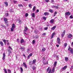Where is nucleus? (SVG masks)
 <instances>
[{
  "instance_id": "13",
  "label": "nucleus",
  "mask_w": 73,
  "mask_h": 73,
  "mask_svg": "<svg viewBox=\"0 0 73 73\" xmlns=\"http://www.w3.org/2000/svg\"><path fill=\"white\" fill-rule=\"evenodd\" d=\"M20 42L21 44H23V43L24 42V40L23 39H22L20 40Z\"/></svg>"
},
{
  "instance_id": "49",
  "label": "nucleus",
  "mask_w": 73,
  "mask_h": 73,
  "mask_svg": "<svg viewBox=\"0 0 73 73\" xmlns=\"http://www.w3.org/2000/svg\"><path fill=\"white\" fill-rule=\"evenodd\" d=\"M55 8H56V9H58V7L55 6Z\"/></svg>"
},
{
  "instance_id": "19",
  "label": "nucleus",
  "mask_w": 73,
  "mask_h": 73,
  "mask_svg": "<svg viewBox=\"0 0 73 73\" xmlns=\"http://www.w3.org/2000/svg\"><path fill=\"white\" fill-rule=\"evenodd\" d=\"M55 68H56V67H53L52 69V72H54V71H55Z\"/></svg>"
},
{
  "instance_id": "52",
  "label": "nucleus",
  "mask_w": 73,
  "mask_h": 73,
  "mask_svg": "<svg viewBox=\"0 0 73 73\" xmlns=\"http://www.w3.org/2000/svg\"><path fill=\"white\" fill-rule=\"evenodd\" d=\"M51 69H50L49 71L48 72V73H50V72H51Z\"/></svg>"
},
{
  "instance_id": "3",
  "label": "nucleus",
  "mask_w": 73,
  "mask_h": 73,
  "mask_svg": "<svg viewBox=\"0 0 73 73\" xmlns=\"http://www.w3.org/2000/svg\"><path fill=\"white\" fill-rule=\"evenodd\" d=\"M66 32V31L64 30L63 32L61 33L62 37H63L64 36V35H65V33Z\"/></svg>"
},
{
  "instance_id": "20",
  "label": "nucleus",
  "mask_w": 73,
  "mask_h": 73,
  "mask_svg": "<svg viewBox=\"0 0 73 73\" xmlns=\"http://www.w3.org/2000/svg\"><path fill=\"white\" fill-rule=\"evenodd\" d=\"M49 15V13L47 12H46L44 13V16H46V15Z\"/></svg>"
},
{
  "instance_id": "54",
  "label": "nucleus",
  "mask_w": 73,
  "mask_h": 73,
  "mask_svg": "<svg viewBox=\"0 0 73 73\" xmlns=\"http://www.w3.org/2000/svg\"><path fill=\"white\" fill-rule=\"evenodd\" d=\"M38 36L37 35H36V36H35L36 38H38Z\"/></svg>"
},
{
  "instance_id": "46",
  "label": "nucleus",
  "mask_w": 73,
  "mask_h": 73,
  "mask_svg": "<svg viewBox=\"0 0 73 73\" xmlns=\"http://www.w3.org/2000/svg\"><path fill=\"white\" fill-rule=\"evenodd\" d=\"M9 49H10V50H12V48L11 47V46H9Z\"/></svg>"
},
{
  "instance_id": "63",
  "label": "nucleus",
  "mask_w": 73,
  "mask_h": 73,
  "mask_svg": "<svg viewBox=\"0 0 73 73\" xmlns=\"http://www.w3.org/2000/svg\"><path fill=\"white\" fill-rule=\"evenodd\" d=\"M2 27L3 28V27H4V28H6V27H5V26H4V25H2Z\"/></svg>"
},
{
  "instance_id": "55",
  "label": "nucleus",
  "mask_w": 73,
  "mask_h": 73,
  "mask_svg": "<svg viewBox=\"0 0 73 73\" xmlns=\"http://www.w3.org/2000/svg\"><path fill=\"white\" fill-rule=\"evenodd\" d=\"M33 44H35V40H33Z\"/></svg>"
},
{
  "instance_id": "21",
  "label": "nucleus",
  "mask_w": 73,
  "mask_h": 73,
  "mask_svg": "<svg viewBox=\"0 0 73 73\" xmlns=\"http://www.w3.org/2000/svg\"><path fill=\"white\" fill-rule=\"evenodd\" d=\"M0 44L2 46H4V44H3V42L1 41L0 42Z\"/></svg>"
},
{
  "instance_id": "43",
  "label": "nucleus",
  "mask_w": 73,
  "mask_h": 73,
  "mask_svg": "<svg viewBox=\"0 0 73 73\" xmlns=\"http://www.w3.org/2000/svg\"><path fill=\"white\" fill-rule=\"evenodd\" d=\"M3 41L4 43H6V40L5 39L3 40Z\"/></svg>"
},
{
  "instance_id": "35",
  "label": "nucleus",
  "mask_w": 73,
  "mask_h": 73,
  "mask_svg": "<svg viewBox=\"0 0 73 73\" xmlns=\"http://www.w3.org/2000/svg\"><path fill=\"white\" fill-rule=\"evenodd\" d=\"M36 9V6H34L33 8V10L34 11V12L35 11V9Z\"/></svg>"
},
{
  "instance_id": "17",
  "label": "nucleus",
  "mask_w": 73,
  "mask_h": 73,
  "mask_svg": "<svg viewBox=\"0 0 73 73\" xmlns=\"http://www.w3.org/2000/svg\"><path fill=\"white\" fill-rule=\"evenodd\" d=\"M31 15L33 17H35V13H32Z\"/></svg>"
},
{
  "instance_id": "25",
  "label": "nucleus",
  "mask_w": 73,
  "mask_h": 73,
  "mask_svg": "<svg viewBox=\"0 0 73 73\" xmlns=\"http://www.w3.org/2000/svg\"><path fill=\"white\" fill-rule=\"evenodd\" d=\"M8 52H9V54H8V56H10V53H12V51L10 50V49H9V50Z\"/></svg>"
},
{
  "instance_id": "44",
  "label": "nucleus",
  "mask_w": 73,
  "mask_h": 73,
  "mask_svg": "<svg viewBox=\"0 0 73 73\" xmlns=\"http://www.w3.org/2000/svg\"><path fill=\"white\" fill-rule=\"evenodd\" d=\"M67 45H68V44H67V43H66L64 44V46L65 47H66V46H67Z\"/></svg>"
},
{
  "instance_id": "15",
  "label": "nucleus",
  "mask_w": 73,
  "mask_h": 73,
  "mask_svg": "<svg viewBox=\"0 0 73 73\" xmlns=\"http://www.w3.org/2000/svg\"><path fill=\"white\" fill-rule=\"evenodd\" d=\"M54 35H55V33L54 32L52 34V36H51V38H53V37H54Z\"/></svg>"
},
{
  "instance_id": "6",
  "label": "nucleus",
  "mask_w": 73,
  "mask_h": 73,
  "mask_svg": "<svg viewBox=\"0 0 73 73\" xmlns=\"http://www.w3.org/2000/svg\"><path fill=\"white\" fill-rule=\"evenodd\" d=\"M65 15L69 16V15H70V13L69 12H67L65 13Z\"/></svg>"
},
{
  "instance_id": "62",
  "label": "nucleus",
  "mask_w": 73,
  "mask_h": 73,
  "mask_svg": "<svg viewBox=\"0 0 73 73\" xmlns=\"http://www.w3.org/2000/svg\"><path fill=\"white\" fill-rule=\"evenodd\" d=\"M52 8H55V6H54V5H52Z\"/></svg>"
},
{
  "instance_id": "37",
  "label": "nucleus",
  "mask_w": 73,
  "mask_h": 73,
  "mask_svg": "<svg viewBox=\"0 0 73 73\" xmlns=\"http://www.w3.org/2000/svg\"><path fill=\"white\" fill-rule=\"evenodd\" d=\"M44 65H46V64H48V62L47 61L46 63H45V62H44Z\"/></svg>"
},
{
  "instance_id": "11",
  "label": "nucleus",
  "mask_w": 73,
  "mask_h": 73,
  "mask_svg": "<svg viewBox=\"0 0 73 73\" xmlns=\"http://www.w3.org/2000/svg\"><path fill=\"white\" fill-rule=\"evenodd\" d=\"M36 60H34L33 61L32 64L33 65V64H36Z\"/></svg>"
},
{
  "instance_id": "38",
  "label": "nucleus",
  "mask_w": 73,
  "mask_h": 73,
  "mask_svg": "<svg viewBox=\"0 0 73 73\" xmlns=\"http://www.w3.org/2000/svg\"><path fill=\"white\" fill-rule=\"evenodd\" d=\"M18 5L19 7H23V5H22V4H19Z\"/></svg>"
},
{
  "instance_id": "31",
  "label": "nucleus",
  "mask_w": 73,
  "mask_h": 73,
  "mask_svg": "<svg viewBox=\"0 0 73 73\" xmlns=\"http://www.w3.org/2000/svg\"><path fill=\"white\" fill-rule=\"evenodd\" d=\"M4 3L5 5H6V6H8V3L6 2H5Z\"/></svg>"
},
{
  "instance_id": "8",
  "label": "nucleus",
  "mask_w": 73,
  "mask_h": 73,
  "mask_svg": "<svg viewBox=\"0 0 73 73\" xmlns=\"http://www.w3.org/2000/svg\"><path fill=\"white\" fill-rule=\"evenodd\" d=\"M5 52H4L3 54V57L2 58L3 60H5Z\"/></svg>"
},
{
  "instance_id": "50",
  "label": "nucleus",
  "mask_w": 73,
  "mask_h": 73,
  "mask_svg": "<svg viewBox=\"0 0 73 73\" xmlns=\"http://www.w3.org/2000/svg\"><path fill=\"white\" fill-rule=\"evenodd\" d=\"M43 36H45L46 35V33H44L42 34Z\"/></svg>"
},
{
  "instance_id": "28",
  "label": "nucleus",
  "mask_w": 73,
  "mask_h": 73,
  "mask_svg": "<svg viewBox=\"0 0 73 73\" xmlns=\"http://www.w3.org/2000/svg\"><path fill=\"white\" fill-rule=\"evenodd\" d=\"M57 62H55L54 63V67H56V65H57Z\"/></svg>"
},
{
  "instance_id": "32",
  "label": "nucleus",
  "mask_w": 73,
  "mask_h": 73,
  "mask_svg": "<svg viewBox=\"0 0 73 73\" xmlns=\"http://www.w3.org/2000/svg\"><path fill=\"white\" fill-rule=\"evenodd\" d=\"M28 13H26L25 14V17H28Z\"/></svg>"
},
{
  "instance_id": "47",
  "label": "nucleus",
  "mask_w": 73,
  "mask_h": 73,
  "mask_svg": "<svg viewBox=\"0 0 73 73\" xmlns=\"http://www.w3.org/2000/svg\"><path fill=\"white\" fill-rule=\"evenodd\" d=\"M4 70L5 73H7V71L6 69H4Z\"/></svg>"
},
{
  "instance_id": "33",
  "label": "nucleus",
  "mask_w": 73,
  "mask_h": 73,
  "mask_svg": "<svg viewBox=\"0 0 73 73\" xmlns=\"http://www.w3.org/2000/svg\"><path fill=\"white\" fill-rule=\"evenodd\" d=\"M49 12H51V13H52V12H53V10H52L51 9H50L49 10Z\"/></svg>"
},
{
  "instance_id": "57",
  "label": "nucleus",
  "mask_w": 73,
  "mask_h": 73,
  "mask_svg": "<svg viewBox=\"0 0 73 73\" xmlns=\"http://www.w3.org/2000/svg\"><path fill=\"white\" fill-rule=\"evenodd\" d=\"M27 52H29L30 51V50L29 49H27Z\"/></svg>"
},
{
  "instance_id": "26",
  "label": "nucleus",
  "mask_w": 73,
  "mask_h": 73,
  "mask_svg": "<svg viewBox=\"0 0 73 73\" xmlns=\"http://www.w3.org/2000/svg\"><path fill=\"white\" fill-rule=\"evenodd\" d=\"M28 29V27H25V29L24 30V31L25 32H26L27 31Z\"/></svg>"
},
{
  "instance_id": "27",
  "label": "nucleus",
  "mask_w": 73,
  "mask_h": 73,
  "mask_svg": "<svg viewBox=\"0 0 73 73\" xmlns=\"http://www.w3.org/2000/svg\"><path fill=\"white\" fill-rule=\"evenodd\" d=\"M55 56H56V60H59V57H58V56H57V55H55L54 56V57H55Z\"/></svg>"
},
{
  "instance_id": "56",
  "label": "nucleus",
  "mask_w": 73,
  "mask_h": 73,
  "mask_svg": "<svg viewBox=\"0 0 73 73\" xmlns=\"http://www.w3.org/2000/svg\"><path fill=\"white\" fill-rule=\"evenodd\" d=\"M30 56L29 55L28 56H27V59L28 60V59H29V58H30Z\"/></svg>"
},
{
  "instance_id": "2",
  "label": "nucleus",
  "mask_w": 73,
  "mask_h": 73,
  "mask_svg": "<svg viewBox=\"0 0 73 73\" xmlns=\"http://www.w3.org/2000/svg\"><path fill=\"white\" fill-rule=\"evenodd\" d=\"M61 40L59 38H57V42L58 44H61Z\"/></svg>"
},
{
  "instance_id": "45",
  "label": "nucleus",
  "mask_w": 73,
  "mask_h": 73,
  "mask_svg": "<svg viewBox=\"0 0 73 73\" xmlns=\"http://www.w3.org/2000/svg\"><path fill=\"white\" fill-rule=\"evenodd\" d=\"M65 18H66V19H68V16L65 15Z\"/></svg>"
},
{
  "instance_id": "18",
  "label": "nucleus",
  "mask_w": 73,
  "mask_h": 73,
  "mask_svg": "<svg viewBox=\"0 0 73 73\" xmlns=\"http://www.w3.org/2000/svg\"><path fill=\"white\" fill-rule=\"evenodd\" d=\"M20 49L21 50H22V51H23V50H25V48L24 47H21L20 48Z\"/></svg>"
},
{
  "instance_id": "22",
  "label": "nucleus",
  "mask_w": 73,
  "mask_h": 73,
  "mask_svg": "<svg viewBox=\"0 0 73 73\" xmlns=\"http://www.w3.org/2000/svg\"><path fill=\"white\" fill-rule=\"evenodd\" d=\"M23 66H25V68H27V66L26 65V64L25 63H23Z\"/></svg>"
},
{
  "instance_id": "42",
  "label": "nucleus",
  "mask_w": 73,
  "mask_h": 73,
  "mask_svg": "<svg viewBox=\"0 0 73 73\" xmlns=\"http://www.w3.org/2000/svg\"><path fill=\"white\" fill-rule=\"evenodd\" d=\"M8 72H9V73H11V70L9 69L8 70Z\"/></svg>"
},
{
  "instance_id": "58",
  "label": "nucleus",
  "mask_w": 73,
  "mask_h": 73,
  "mask_svg": "<svg viewBox=\"0 0 73 73\" xmlns=\"http://www.w3.org/2000/svg\"><path fill=\"white\" fill-rule=\"evenodd\" d=\"M70 19H73V17H72V16L71 15L70 17Z\"/></svg>"
},
{
  "instance_id": "40",
  "label": "nucleus",
  "mask_w": 73,
  "mask_h": 73,
  "mask_svg": "<svg viewBox=\"0 0 73 73\" xmlns=\"http://www.w3.org/2000/svg\"><path fill=\"white\" fill-rule=\"evenodd\" d=\"M48 27H45L44 28V30H46L48 29Z\"/></svg>"
},
{
  "instance_id": "39",
  "label": "nucleus",
  "mask_w": 73,
  "mask_h": 73,
  "mask_svg": "<svg viewBox=\"0 0 73 73\" xmlns=\"http://www.w3.org/2000/svg\"><path fill=\"white\" fill-rule=\"evenodd\" d=\"M42 18L44 20H46V18L45 17H42Z\"/></svg>"
},
{
  "instance_id": "23",
  "label": "nucleus",
  "mask_w": 73,
  "mask_h": 73,
  "mask_svg": "<svg viewBox=\"0 0 73 73\" xmlns=\"http://www.w3.org/2000/svg\"><path fill=\"white\" fill-rule=\"evenodd\" d=\"M23 66H25V68H27V66L26 65V64L25 63H23Z\"/></svg>"
},
{
  "instance_id": "24",
  "label": "nucleus",
  "mask_w": 73,
  "mask_h": 73,
  "mask_svg": "<svg viewBox=\"0 0 73 73\" xmlns=\"http://www.w3.org/2000/svg\"><path fill=\"white\" fill-rule=\"evenodd\" d=\"M23 66H25V68H27V66L26 65V64L25 63H23Z\"/></svg>"
},
{
  "instance_id": "5",
  "label": "nucleus",
  "mask_w": 73,
  "mask_h": 73,
  "mask_svg": "<svg viewBox=\"0 0 73 73\" xmlns=\"http://www.w3.org/2000/svg\"><path fill=\"white\" fill-rule=\"evenodd\" d=\"M66 68H67V66H65L62 68V69L63 70H66Z\"/></svg>"
},
{
  "instance_id": "61",
  "label": "nucleus",
  "mask_w": 73,
  "mask_h": 73,
  "mask_svg": "<svg viewBox=\"0 0 73 73\" xmlns=\"http://www.w3.org/2000/svg\"><path fill=\"white\" fill-rule=\"evenodd\" d=\"M71 46H72L73 47V42L72 43Z\"/></svg>"
},
{
  "instance_id": "60",
  "label": "nucleus",
  "mask_w": 73,
  "mask_h": 73,
  "mask_svg": "<svg viewBox=\"0 0 73 73\" xmlns=\"http://www.w3.org/2000/svg\"><path fill=\"white\" fill-rule=\"evenodd\" d=\"M24 33V35L25 36V34L26 35H28V34L26 33H25V32Z\"/></svg>"
},
{
  "instance_id": "1",
  "label": "nucleus",
  "mask_w": 73,
  "mask_h": 73,
  "mask_svg": "<svg viewBox=\"0 0 73 73\" xmlns=\"http://www.w3.org/2000/svg\"><path fill=\"white\" fill-rule=\"evenodd\" d=\"M15 28V24H13L12 25V27L11 28V31L12 32V31H13V30H14V29Z\"/></svg>"
},
{
  "instance_id": "4",
  "label": "nucleus",
  "mask_w": 73,
  "mask_h": 73,
  "mask_svg": "<svg viewBox=\"0 0 73 73\" xmlns=\"http://www.w3.org/2000/svg\"><path fill=\"white\" fill-rule=\"evenodd\" d=\"M50 23L51 24H53L54 23V19H52L50 21Z\"/></svg>"
},
{
  "instance_id": "30",
  "label": "nucleus",
  "mask_w": 73,
  "mask_h": 73,
  "mask_svg": "<svg viewBox=\"0 0 73 73\" xmlns=\"http://www.w3.org/2000/svg\"><path fill=\"white\" fill-rule=\"evenodd\" d=\"M20 70H21V73H23V68L22 67H21L20 68Z\"/></svg>"
},
{
  "instance_id": "51",
  "label": "nucleus",
  "mask_w": 73,
  "mask_h": 73,
  "mask_svg": "<svg viewBox=\"0 0 73 73\" xmlns=\"http://www.w3.org/2000/svg\"><path fill=\"white\" fill-rule=\"evenodd\" d=\"M49 68H50V67H49L47 69V72H48V71H49Z\"/></svg>"
},
{
  "instance_id": "10",
  "label": "nucleus",
  "mask_w": 73,
  "mask_h": 73,
  "mask_svg": "<svg viewBox=\"0 0 73 73\" xmlns=\"http://www.w3.org/2000/svg\"><path fill=\"white\" fill-rule=\"evenodd\" d=\"M65 60L66 62H68L69 61V58L67 57L65 58Z\"/></svg>"
},
{
  "instance_id": "16",
  "label": "nucleus",
  "mask_w": 73,
  "mask_h": 73,
  "mask_svg": "<svg viewBox=\"0 0 73 73\" xmlns=\"http://www.w3.org/2000/svg\"><path fill=\"white\" fill-rule=\"evenodd\" d=\"M5 25L7 27H8V26H9V24L8 23V22H5Z\"/></svg>"
},
{
  "instance_id": "36",
  "label": "nucleus",
  "mask_w": 73,
  "mask_h": 73,
  "mask_svg": "<svg viewBox=\"0 0 73 73\" xmlns=\"http://www.w3.org/2000/svg\"><path fill=\"white\" fill-rule=\"evenodd\" d=\"M32 5L31 4H29V8H31V9L32 8Z\"/></svg>"
},
{
  "instance_id": "9",
  "label": "nucleus",
  "mask_w": 73,
  "mask_h": 73,
  "mask_svg": "<svg viewBox=\"0 0 73 73\" xmlns=\"http://www.w3.org/2000/svg\"><path fill=\"white\" fill-rule=\"evenodd\" d=\"M56 28V26H53L51 28V30H52V31H54L55 29Z\"/></svg>"
},
{
  "instance_id": "14",
  "label": "nucleus",
  "mask_w": 73,
  "mask_h": 73,
  "mask_svg": "<svg viewBox=\"0 0 73 73\" xmlns=\"http://www.w3.org/2000/svg\"><path fill=\"white\" fill-rule=\"evenodd\" d=\"M72 37H73V36L70 34H69L68 36V38H71Z\"/></svg>"
},
{
  "instance_id": "53",
  "label": "nucleus",
  "mask_w": 73,
  "mask_h": 73,
  "mask_svg": "<svg viewBox=\"0 0 73 73\" xmlns=\"http://www.w3.org/2000/svg\"><path fill=\"white\" fill-rule=\"evenodd\" d=\"M45 2L48 3L49 2V0H45Z\"/></svg>"
},
{
  "instance_id": "12",
  "label": "nucleus",
  "mask_w": 73,
  "mask_h": 73,
  "mask_svg": "<svg viewBox=\"0 0 73 73\" xmlns=\"http://www.w3.org/2000/svg\"><path fill=\"white\" fill-rule=\"evenodd\" d=\"M4 21L5 23H6L7 22H8V19L6 18H4Z\"/></svg>"
},
{
  "instance_id": "48",
  "label": "nucleus",
  "mask_w": 73,
  "mask_h": 73,
  "mask_svg": "<svg viewBox=\"0 0 73 73\" xmlns=\"http://www.w3.org/2000/svg\"><path fill=\"white\" fill-rule=\"evenodd\" d=\"M29 56H30V57H31V56H32V53H30Z\"/></svg>"
},
{
  "instance_id": "34",
  "label": "nucleus",
  "mask_w": 73,
  "mask_h": 73,
  "mask_svg": "<svg viewBox=\"0 0 73 73\" xmlns=\"http://www.w3.org/2000/svg\"><path fill=\"white\" fill-rule=\"evenodd\" d=\"M33 70H35V69H36V67H35V66H33Z\"/></svg>"
},
{
  "instance_id": "64",
  "label": "nucleus",
  "mask_w": 73,
  "mask_h": 73,
  "mask_svg": "<svg viewBox=\"0 0 73 73\" xmlns=\"http://www.w3.org/2000/svg\"><path fill=\"white\" fill-rule=\"evenodd\" d=\"M56 14H57V12L56 11L54 13V15H56Z\"/></svg>"
},
{
  "instance_id": "41",
  "label": "nucleus",
  "mask_w": 73,
  "mask_h": 73,
  "mask_svg": "<svg viewBox=\"0 0 73 73\" xmlns=\"http://www.w3.org/2000/svg\"><path fill=\"white\" fill-rule=\"evenodd\" d=\"M19 23L20 24H21L22 23V22L21 20H20L19 21Z\"/></svg>"
},
{
  "instance_id": "7",
  "label": "nucleus",
  "mask_w": 73,
  "mask_h": 73,
  "mask_svg": "<svg viewBox=\"0 0 73 73\" xmlns=\"http://www.w3.org/2000/svg\"><path fill=\"white\" fill-rule=\"evenodd\" d=\"M68 50H70L71 53H72V54H73V50L71 48H69L68 49Z\"/></svg>"
},
{
  "instance_id": "59",
  "label": "nucleus",
  "mask_w": 73,
  "mask_h": 73,
  "mask_svg": "<svg viewBox=\"0 0 73 73\" xmlns=\"http://www.w3.org/2000/svg\"><path fill=\"white\" fill-rule=\"evenodd\" d=\"M39 12V10H38V9H37L36 10V13H38V12Z\"/></svg>"
},
{
  "instance_id": "29",
  "label": "nucleus",
  "mask_w": 73,
  "mask_h": 73,
  "mask_svg": "<svg viewBox=\"0 0 73 73\" xmlns=\"http://www.w3.org/2000/svg\"><path fill=\"white\" fill-rule=\"evenodd\" d=\"M46 50V49L45 48H43L42 49V52H45Z\"/></svg>"
}]
</instances>
